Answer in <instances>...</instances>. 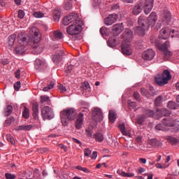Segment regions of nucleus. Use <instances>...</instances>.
Here are the masks:
<instances>
[{
  "label": "nucleus",
  "mask_w": 179,
  "mask_h": 179,
  "mask_svg": "<svg viewBox=\"0 0 179 179\" xmlns=\"http://www.w3.org/2000/svg\"><path fill=\"white\" fill-rule=\"evenodd\" d=\"M22 117L23 118H25V120H27V118H29L30 117V110L27 107H24V108L22 112Z\"/></svg>",
  "instance_id": "obj_39"
},
{
  "label": "nucleus",
  "mask_w": 179,
  "mask_h": 179,
  "mask_svg": "<svg viewBox=\"0 0 179 179\" xmlns=\"http://www.w3.org/2000/svg\"><path fill=\"white\" fill-rule=\"evenodd\" d=\"M143 113L145 114L146 117H154V118H156L155 115H157V110L155 113L152 110L145 109Z\"/></svg>",
  "instance_id": "obj_29"
},
{
  "label": "nucleus",
  "mask_w": 179,
  "mask_h": 179,
  "mask_svg": "<svg viewBox=\"0 0 179 179\" xmlns=\"http://www.w3.org/2000/svg\"><path fill=\"white\" fill-rule=\"evenodd\" d=\"M157 131H166V127H163V124H158L155 126Z\"/></svg>",
  "instance_id": "obj_56"
},
{
  "label": "nucleus",
  "mask_w": 179,
  "mask_h": 179,
  "mask_svg": "<svg viewBox=\"0 0 179 179\" xmlns=\"http://www.w3.org/2000/svg\"><path fill=\"white\" fill-rule=\"evenodd\" d=\"M53 18L56 22L59 21V18L61 17V10L59 8H55L52 13Z\"/></svg>",
  "instance_id": "obj_28"
},
{
  "label": "nucleus",
  "mask_w": 179,
  "mask_h": 179,
  "mask_svg": "<svg viewBox=\"0 0 179 179\" xmlns=\"http://www.w3.org/2000/svg\"><path fill=\"white\" fill-rule=\"evenodd\" d=\"M169 47H170V42L166 41L164 44H162L161 46H159V50L161 51H163V52H165V51L169 50Z\"/></svg>",
  "instance_id": "obj_35"
},
{
  "label": "nucleus",
  "mask_w": 179,
  "mask_h": 179,
  "mask_svg": "<svg viewBox=\"0 0 179 179\" xmlns=\"http://www.w3.org/2000/svg\"><path fill=\"white\" fill-rule=\"evenodd\" d=\"M58 89L61 93H66V87H65L64 85H59Z\"/></svg>",
  "instance_id": "obj_59"
},
{
  "label": "nucleus",
  "mask_w": 179,
  "mask_h": 179,
  "mask_svg": "<svg viewBox=\"0 0 179 179\" xmlns=\"http://www.w3.org/2000/svg\"><path fill=\"white\" fill-rule=\"evenodd\" d=\"M5 177L6 179H15V178H16V175L9 173H6Z\"/></svg>",
  "instance_id": "obj_54"
},
{
  "label": "nucleus",
  "mask_w": 179,
  "mask_h": 179,
  "mask_svg": "<svg viewBox=\"0 0 179 179\" xmlns=\"http://www.w3.org/2000/svg\"><path fill=\"white\" fill-rule=\"evenodd\" d=\"M117 174H119V176H122V177H134L135 176L134 173H126V172H124L121 170H117Z\"/></svg>",
  "instance_id": "obj_34"
},
{
  "label": "nucleus",
  "mask_w": 179,
  "mask_h": 179,
  "mask_svg": "<svg viewBox=\"0 0 179 179\" xmlns=\"http://www.w3.org/2000/svg\"><path fill=\"white\" fill-rule=\"evenodd\" d=\"M54 87V84L51 83L48 85L47 87H43V92H48V90H51Z\"/></svg>",
  "instance_id": "obj_60"
},
{
  "label": "nucleus",
  "mask_w": 179,
  "mask_h": 179,
  "mask_svg": "<svg viewBox=\"0 0 179 179\" xmlns=\"http://www.w3.org/2000/svg\"><path fill=\"white\" fill-rule=\"evenodd\" d=\"M122 52L124 55H132V49L129 43L122 41Z\"/></svg>",
  "instance_id": "obj_17"
},
{
  "label": "nucleus",
  "mask_w": 179,
  "mask_h": 179,
  "mask_svg": "<svg viewBox=\"0 0 179 179\" xmlns=\"http://www.w3.org/2000/svg\"><path fill=\"white\" fill-rule=\"evenodd\" d=\"M138 27L134 29L135 34L142 37L145 36L146 30H149V25L145 24V16H140L138 20Z\"/></svg>",
  "instance_id": "obj_6"
},
{
  "label": "nucleus",
  "mask_w": 179,
  "mask_h": 179,
  "mask_svg": "<svg viewBox=\"0 0 179 179\" xmlns=\"http://www.w3.org/2000/svg\"><path fill=\"white\" fill-rule=\"evenodd\" d=\"M171 115V111L169 110V109L162 108L161 109H157V115H155V119L159 120L162 117H169Z\"/></svg>",
  "instance_id": "obj_12"
},
{
  "label": "nucleus",
  "mask_w": 179,
  "mask_h": 179,
  "mask_svg": "<svg viewBox=\"0 0 179 179\" xmlns=\"http://www.w3.org/2000/svg\"><path fill=\"white\" fill-rule=\"evenodd\" d=\"M145 24L148 26V29L149 27H154L156 22H157V15H156V13H151L148 19L145 17Z\"/></svg>",
  "instance_id": "obj_10"
},
{
  "label": "nucleus",
  "mask_w": 179,
  "mask_h": 179,
  "mask_svg": "<svg viewBox=\"0 0 179 179\" xmlns=\"http://www.w3.org/2000/svg\"><path fill=\"white\" fill-rule=\"evenodd\" d=\"M112 10H120V3H115L112 5Z\"/></svg>",
  "instance_id": "obj_62"
},
{
  "label": "nucleus",
  "mask_w": 179,
  "mask_h": 179,
  "mask_svg": "<svg viewBox=\"0 0 179 179\" xmlns=\"http://www.w3.org/2000/svg\"><path fill=\"white\" fill-rule=\"evenodd\" d=\"M32 111H33V117H34L35 120L38 118V103H34L32 106Z\"/></svg>",
  "instance_id": "obj_26"
},
{
  "label": "nucleus",
  "mask_w": 179,
  "mask_h": 179,
  "mask_svg": "<svg viewBox=\"0 0 179 179\" xmlns=\"http://www.w3.org/2000/svg\"><path fill=\"white\" fill-rule=\"evenodd\" d=\"M77 170H80V171H83V173H90V171L86 167H82L81 166H77L76 167Z\"/></svg>",
  "instance_id": "obj_48"
},
{
  "label": "nucleus",
  "mask_w": 179,
  "mask_h": 179,
  "mask_svg": "<svg viewBox=\"0 0 179 179\" xmlns=\"http://www.w3.org/2000/svg\"><path fill=\"white\" fill-rule=\"evenodd\" d=\"M80 19L78 17V14L73 13H70L69 15L64 17L63 20V24L64 26H68V24H71V23L73 22L76 23Z\"/></svg>",
  "instance_id": "obj_9"
},
{
  "label": "nucleus",
  "mask_w": 179,
  "mask_h": 179,
  "mask_svg": "<svg viewBox=\"0 0 179 179\" xmlns=\"http://www.w3.org/2000/svg\"><path fill=\"white\" fill-rule=\"evenodd\" d=\"M82 26H83V21H82V20H79L69 26L66 29V31L70 36L80 34V31H82L83 29Z\"/></svg>",
  "instance_id": "obj_5"
},
{
  "label": "nucleus",
  "mask_w": 179,
  "mask_h": 179,
  "mask_svg": "<svg viewBox=\"0 0 179 179\" xmlns=\"http://www.w3.org/2000/svg\"><path fill=\"white\" fill-rule=\"evenodd\" d=\"M87 114H89V108H82L81 112L77 116L75 121L76 129H80L82 128V125H83V117H85V115H87Z\"/></svg>",
  "instance_id": "obj_7"
},
{
  "label": "nucleus",
  "mask_w": 179,
  "mask_h": 179,
  "mask_svg": "<svg viewBox=\"0 0 179 179\" xmlns=\"http://www.w3.org/2000/svg\"><path fill=\"white\" fill-rule=\"evenodd\" d=\"M168 141L171 143H173V145H176V143H178V139L176 137H169Z\"/></svg>",
  "instance_id": "obj_49"
},
{
  "label": "nucleus",
  "mask_w": 179,
  "mask_h": 179,
  "mask_svg": "<svg viewBox=\"0 0 179 179\" xmlns=\"http://www.w3.org/2000/svg\"><path fill=\"white\" fill-rule=\"evenodd\" d=\"M118 128L121 133L122 134V135H124V136H128V131H127V130L125 129L124 124H120Z\"/></svg>",
  "instance_id": "obj_38"
},
{
  "label": "nucleus",
  "mask_w": 179,
  "mask_h": 179,
  "mask_svg": "<svg viewBox=\"0 0 179 179\" xmlns=\"http://www.w3.org/2000/svg\"><path fill=\"white\" fill-rule=\"evenodd\" d=\"M169 165H166V164H163L162 165V164L160 163H157L155 164V167L157 169H167V167H169Z\"/></svg>",
  "instance_id": "obj_58"
},
{
  "label": "nucleus",
  "mask_w": 179,
  "mask_h": 179,
  "mask_svg": "<svg viewBox=\"0 0 179 179\" xmlns=\"http://www.w3.org/2000/svg\"><path fill=\"white\" fill-rule=\"evenodd\" d=\"M117 20H118V15L115 13L110 14L105 18L104 23L106 26H111V24H114Z\"/></svg>",
  "instance_id": "obj_15"
},
{
  "label": "nucleus",
  "mask_w": 179,
  "mask_h": 179,
  "mask_svg": "<svg viewBox=\"0 0 179 179\" xmlns=\"http://www.w3.org/2000/svg\"><path fill=\"white\" fill-rule=\"evenodd\" d=\"M32 35L31 38V41H27V38L26 37V34L23 33H20L17 36V42L20 45H27V44H37L40 43L41 41V34L38 29L36 28H33L31 29Z\"/></svg>",
  "instance_id": "obj_1"
},
{
  "label": "nucleus",
  "mask_w": 179,
  "mask_h": 179,
  "mask_svg": "<svg viewBox=\"0 0 179 179\" xmlns=\"http://www.w3.org/2000/svg\"><path fill=\"white\" fill-rule=\"evenodd\" d=\"M108 44L109 47H111L112 48L114 47H116L117 45V39H115V36H110L109 37L108 40Z\"/></svg>",
  "instance_id": "obj_30"
},
{
  "label": "nucleus",
  "mask_w": 179,
  "mask_h": 179,
  "mask_svg": "<svg viewBox=\"0 0 179 179\" xmlns=\"http://www.w3.org/2000/svg\"><path fill=\"white\" fill-rule=\"evenodd\" d=\"M17 17L20 18V19H23V17H24V11H23L22 10H20L18 11V15Z\"/></svg>",
  "instance_id": "obj_64"
},
{
  "label": "nucleus",
  "mask_w": 179,
  "mask_h": 179,
  "mask_svg": "<svg viewBox=\"0 0 179 179\" xmlns=\"http://www.w3.org/2000/svg\"><path fill=\"white\" fill-rule=\"evenodd\" d=\"M159 22L163 24H169L171 22V14L169 11H165L159 17Z\"/></svg>",
  "instance_id": "obj_14"
},
{
  "label": "nucleus",
  "mask_w": 179,
  "mask_h": 179,
  "mask_svg": "<svg viewBox=\"0 0 179 179\" xmlns=\"http://www.w3.org/2000/svg\"><path fill=\"white\" fill-rule=\"evenodd\" d=\"M76 117V110L73 108H68L61 112L62 124L64 127H66L69 124V120H75Z\"/></svg>",
  "instance_id": "obj_3"
},
{
  "label": "nucleus",
  "mask_w": 179,
  "mask_h": 179,
  "mask_svg": "<svg viewBox=\"0 0 179 179\" xmlns=\"http://www.w3.org/2000/svg\"><path fill=\"white\" fill-rule=\"evenodd\" d=\"M15 117H10V118L6 120L5 124L6 125H10V124H12V122H15Z\"/></svg>",
  "instance_id": "obj_55"
},
{
  "label": "nucleus",
  "mask_w": 179,
  "mask_h": 179,
  "mask_svg": "<svg viewBox=\"0 0 179 179\" xmlns=\"http://www.w3.org/2000/svg\"><path fill=\"white\" fill-rule=\"evenodd\" d=\"M162 100H163V97L162 96H158L155 101V106H160Z\"/></svg>",
  "instance_id": "obj_52"
},
{
  "label": "nucleus",
  "mask_w": 179,
  "mask_h": 179,
  "mask_svg": "<svg viewBox=\"0 0 179 179\" xmlns=\"http://www.w3.org/2000/svg\"><path fill=\"white\" fill-rule=\"evenodd\" d=\"M33 16L34 17H36L37 19H40L41 17H44V13L39 11H36L34 13Z\"/></svg>",
  "instance_id": "obj_45"
},
{
  "label": "nucleus",
  "mask_w": 179,
  "mask_h": 179,
  "mask_svg": "<svg viewBox=\"0 0 179 179\" xmlns=\"http://www.w3.org/2000/svg\"><path fill=\"white\" fill-rule=\"evenodd\" d=\"M20 81H17L14 84V89L17 92L19 91V89H20Z\"/></svg>",
  "instance_id": "obj_63"
},
{
  "label": "nucleus",
  "mask_w": 179,
  "mask_h": 179,
  "mask_svg": "<svg viewBox=\"0 0 179 179\" xmlns=\"http://www.w3.org/2000/svg\"><path fill=\"white\" fill-rule=\"evenodd\" d=\"M70 65L73 67L79 66V62H78V60H76V59H73L70 62Z\"/></svg>",
  "instance_id": "obj_51"
},
{
  "label": "nucleus",
  "mask_w": 179,
  "mask_h": 179,
  "mask_svg": "<svg viewBox=\"0 0 179 179\" xmlns=\"http://www.w3.org/2000/svg\"><path fill=\"white\" fill-rule=\"evenodd\" d=\"M85 132H86V136L88 138H92V136H93V131L90 127L86 129Z\"/></svg>",
  "instance_id": "obj_50"
},
{
  "label": "nucleus",
  "mask_w": 179,
  "mask_h": 179,
  "mask_svg": "<svg viewBox=\"0 0 179 179\" xmlns=\"http://www.w3.org/2000/svg\"><path fill=\"white\" fill-rule=\"evenodd\" d=\"M92 117L96 122H99L103 120V113L101 112V109L99 108H92Z\"/></svg>",
  "instance_id": "obj_11"
},
{
  "label": "nucleus",
  "mask_w": 179,
  "mask_h": 179,
  "mask_svg": "<svg viewBox=\"0 0 179 179\" xmlns=\"http://www.w3.org/2000/svg\"><path fill=\"white\" fill-rule=\"evenodd\" d=\"M141 93L143 96H145V97H150V93H149V92H148V90H146L145 88L141 89Z\"/></svg>",
  "instance_id": "obj_43"
},
{
  "label": "nucleus",
  "mask_w": 179,
  "mask_h": 179,
  "mask_svg": "<svg viewBox=\"0 0 179 179\" xmlns=\"http://www.w3.org/2000/svg\"><path fill=\"white\" fill-rule=\"evenodd\" d=\"M82 88L84 89V90H87L88 92H90V85L87 82H84L82 84Z\"/></svg>",
  "instance_id": "obj_47"
},
{
  "label": "nucleus",
  "mask_w": 179,
  "mask_h": 179,
  "mask_svg": "<svg viewBox=\"0 0 179 179\" xmlns=\"http://www.w3.org/2000/svg\"><path fill=\"white\" fill-rule=\"evenodd\" d=\"M148 144L152 146V148H160L163 145V143L156 138L150 139L148 141Z\"/></svg>",
  "instance_id": "obj_23"
},
{
  "label": "nucleus",
  "mask_w": 179,
  "mask_h": 179,
  "mask_svg": "<svg viewBox=\"0 0 179 179\" xmlns=\"http://www.w3.org/2000/svg\"><path fill=\"white\" fill-rule=\"evenodd\" d=\"M133 96L135 100L141 101V94H139V92H134Z\"/></svg>",
  "instance_id": "obj_61"
},
{
  "label": "nucleus",
  "mask_w": 179,
  "mask_h": 179,
  "mask_svg": "<svg viewBox=\"0 0 179 179\" xmlns=\"http://www.w3.org/2000/svg\"><path fill=\"white\" fill-rule=\"evenodd\" d=\"M13 112V107L10 105H7L6 107L4 108L3 114L5 117H9V115H12Z\"/></svg>",
  "instance_id": "obj_27"
},
{
  "label": "nucleus",
  "mask_w": 179,
  "mask_h": 179,
  "mask_svg": "<svg viewBox=\"0 0 179 179\" xmlns=\"http://www.w3.org/2000/svg\"><path fill=\"white\" fill-rule=\"evenodd\" d=\"M176 120L171 117L164 118L162 120V124L164 125V127H174V125H176Z\"/></svg>",
  "instance_id": "obj_20"
},
{
  "label": "nucleus",
  "mask_w": 179,
  "mask_h": 179,
  "mask_svg": "<svg viewBox=\"0 0 179 179\" xmlns=\"http://www.w3.org/2000/svg\"><path fill=\"white\" fill-rule=\"evenodd\" d=\"M145 121H146V115H139L137 116L136 124H138V125H142Z\"/></svg>",
  "instance_id": "obj_32"
},
{
  "label": "nucleus",
  "mask_w": 179,
  "mask_h": 179,
  "mask_svg": "<svg viewBox=\"0 0 179 179\" xmlns=\"http://www.w3.org/2000/svg\"><path fill=\"white\" fill-rule=\"evenodd\" d=\"M53 38L55 40H61L62 38V32L58 31H55L52 33Z\"/></svg>",
  "instance_id": "obj_37"
},
{
  "label": "nucleus",
  "mask_w": 179,
  "mask_h": 179,
  "mask_svg": "<svg viewBox=\"0 0 179 179\" xmlns=\"http://www.w3.org/2000/svg\"><path fill=\"white\" fill-rule=\"evenodd\" d=\"M164 57L166 59L171 58V57L173 56V52L171 51L166 50L164 52Z\"/></svg>",
  "instance_id": "obj_53"
},
{
  "label": "nucleus",
  "mask_w": 179,
  "mask_h": 179,
  "mask_svg": "<svg viewBox=\"0 0 179 179\" xmlns=\"http://www.w3.org/2000/svg\"><path fill=\"white\" fill-rule=\"evenodd\" d=\"M155 55H156L155 51L152 49H148L143 52L142 58L145 61H152L155 58Z\"/></svg>",
  "instance_id": "obj_16"
},
{
  "label": "nucleus",
  "mask_w": 179,
  "mask_h": 179,
  "mask_svg": "<svg viewBox=\"0 0 179 179\" xmlns=\"http://www.w3.org/2000/svg\"><path fill=\"white\" fill-rule=\"evenodd\" d=\"M115 115H117V114L114 112V110H109V121H110L112 124H113V122H115Z\"/></svg>",
  "instance_id": "obj_36"
},
{
  "label": "nucleus",
  "mask_w": 179,
  "mask_h": 179,
  "mask_svg": "<svg viewBox=\"0 0 179 179\" xmlns=\"http://www.w3.org/2000/svg\"><path fill=\"white\" fill-rule=\"evenodd\" d=\"M122 36L124 38L122 41H125L126 43H130L131 39L132 38V36H134V33L131 29H127L125 30L124 33Z\"/></svg>",
  "instance_id": "obj_19"
},
{
  "label": "nucleus",
  "mask_w": 179,
  "mask_h": 179,
  "mask_svg": "<svg viewBox=\"0 0 179 179\" xmlns=\"http://www.w3.org/2000/svg\"><path fill=\"white\" fill-rule=\"evenodd\" d=\"M6 138L8 142L11 143V145H15V138H13V136H12V134H7Z\"/></svg>",
  "instance_id": "obj_46"
},
{
  "label": "nucleus",
  "mask_w": 179,
  "mask_h": 179,
  "mask_svg": "<svg viewBox=\"0 0 179 179\" xmlns=\"http://www.w3.org/2000/svg\"><path fill=\"white\" fill-rule=\"evenodd\" d=\"M15 53L17 54L18 55H22V54L24 53V45H17L15 48Z\"/></svg>",
  "instance_id": "obj_33"
},
{
  "label": "nucleus",
  "mask_w": 179,
  "mask_h": 179,
  "mask_svg": "<svg viewBox=\"0 0 179 179\" xmlns=\"http://www.w3.org/2000/svg\"><path fill=\"white\" fill-rule=\"evenodd\" d=\"M127 103L130 108H135L136 107V102H134L131 100H129Z\"/></svg>",
  "instance_id": "obj_57"
},
{
  "label": "nucleus",
  "mask_w": 179,
  "mask_h": 179,
  "mask_svg": "<svg viewBox=\"0 0 179 179\" xmlns=\"http://www.w3.org/2000/svg\"><path fill=\"white\" fill-rule=\"evenodd\" d=\"M33 129L32 124L20 125L15 127V131H31Z\"/></svg>",
  "instance_id": "obj_25"
},
{
  "label": "nucleus",
  "mask_w": 179,
  "mask_h": 179,
  "mask_svg": "<svg viewBox=\"0 0 179 179\" xmlns=\"http://www.w3.org/2000/svg\"><path fill=\"white\" fill-rule=\"evenodd\" d=\"M167 107L170 110H177V108L179 107V104L177 103V102L170 101L168 102Z\"/></svg>",
  "instance_id": "obj_31"
},
{
  "label": "nucleus",
  "mask_w": 179,
  "mask_h": 179,
  "mask_svg": "<svg viewBox=\"0 0 179 179\" xmlns=\"http://www.w3.org/2000/svg\"><path fill=\"white\" fill-rule=\"evenodd\" d=\"M170 33H171L170 29H169L167 28H163L160 31L159 37V38H162V40H167V38H169V37H170Z\"/></svg>",
  "instance_id": "obj_21"
},
{
  "label": "nucleus",
  "mask_w": 179,
  "mask_h": 179,
  "mask_svg": "<svg viewBox=\"0 0 179 179\" xmlns=\"http://www.w3.org/2000/svg\"><path fill=\"white\" fill-rule=\"evenodd\" d=\"M50 101V96L43 95L41 96V104H44V103H48Z\"/></svg>",
  "instance_id": "obj_42"
},
{
  "label": "nucleus",
  "mask_w": 179,
  "mask_h": 179,
  "mask_svg": "<svg viewBox=\"0 0 179 179\" xmlns=\"http://www.w3.org/2000/svg\"><path fill=\"white\" fill-rule=\"evenodd\" d=\"M41 111L43 120H52L54 118V110L50 107L44 106Z\"/></svg>",
  "instance_id": "obj_8"
},
{
  "label": "nucleus",
  "mask_w": 179,
  "mask_h": 179,
  "mask_svg": "<svg viewBox=\"0 0 179 179\" xmlns=\"http://www.w3.org/2000/svg\"><path fill=\"white\" fill-rule=\"evenodd\" d=\"M16 38V34H12L8 37V45H13L15 40Z\"/></svg>",
  "instance_id": "obj_40"
},
{
  "label": "nucleus",
  "mask_w": 179,
  "mask_h": 179,
  "mask_svg": "<svg viewBox=\"0 0 179 179\" xmlns=\"http://www.w3.org/2000/svg\"><path fill=\"white\" fill-rule=\"evenodd\" d=\"M64 50H61L57 52L56 54L52 57V61L55 64H58V62H61L62 61V57H64Z\"/></svg>",
  "instance_id": "obj_22"
},
{
  "label": "nucleus",
  "mask_w": 179,
  "mask_h": 179,
  "mask_svg": "<svg viewBox=\"0 0 179 179\" xmlns=\"http://www.w3.org/2000/svg\"><path fill=\"white\" fill-rule=\"evenodd\" d=\"M170 80H171V74H170V71L168 69L164 70L162 74H157L155 77V80L159 86H164V85H167Z\"/></svg>",
  "instance_id": "obj_4"
},
{
  "label": "nucleus",
  "mask_w": 179,
  "mask_h": 179,
  "mask_svg": "<svg viewBox=\"0 0 179 179\" xmlns=\"http://www.w3.org/2000/svg\"><path fill=\"white\" fill-rule=\"evenodd\" d=\"M64 8L65 10H71L72 9V2L66 1L64 2Z\"/></svg>",
  "instance_id": "obj_41"
},
{
  "label": "nucleus",
  "mask_w": 179,
  "mask_h": 179,
  "mask_svg": "<svg viewBox=\"0 0 179 179\" xmlns=\"http://www.w3.org/2000/svg\"><path fill=\"white\" fill-rule=\"evenodd\" d=\"M112 31L114 36H119V34H121V33L124 31V24L119 23V24H114L112 27Z\"/></svg>",
  "instance_id": "obj_18"
},
{
  "label": "nucleus",
  "mask_w": 179,
  "mask_h": 179,
  "mask_svg": "<svg viewBox=\"0 0 179 179\" xmlns=\"http://www.w3.org/2000/svg\"><path fill=\"white\" fill-rule=\"evenodd\" d=\"M96 142H103L104 141V134L101 131H97L93 135Z\"/></svg>",
  "instance_id": "obj_24"
},
{
  "label": "nucleus",
  "mask_w": 179,
  "mask_h": 179,
  "mask_svg": "<svg viewBox=\"0 0 179 179\" xmlns=\"http://www.w3.org/2000/svg\"><path fill=\"white\" fill-rule=\"evenodd\" d=\"M155 0H145L144 3H139L138 4L136 5L132 10L133 15L136 16L139 15L141 12H142V8L144 9V13L145 15H149L153 9V3Z\"/></svg>",
  "instance_id": "obj_2"
},
{
  "label": "nucleus",
  "mask_w": 179,
  "mask_h": 179,
  "mask_svg": "<svg viewBox=\"0 0 179 179\" xmlns=\"http://www.w3.org/2000/svg\"><path fill=\"white\" fill-rule=\"evenodd\" d=\"M34 67L36 71L41 72L47 68V63L44 60L36 59L34 62Z\"/></svg>",
  "instance_id": "obj_13"
},
{
  "label": "nucleus",
  "mask_w": 179,
  "mask_h": 179,
  "mask_svg": "<svg viewBox=\"0 0 179 179\" xmlns=\"http://www.w3.org/2000/svg\"><path fill=\"white\" fill-rule=\"evenodd\" d=\"M170 36L172 38H174V37H177L178 38H179V31L173 29L170 32Z\"/></svg>",
  "instance_id": "obj_44"
}]
</instances>
